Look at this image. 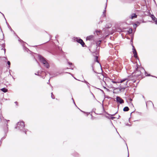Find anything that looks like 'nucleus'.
<instances>
[{"mask_svg":"<svg viewBox=\"0 0 157 157\" xmlns=\"http://www.w3.org/2000/svg\"><path fill=\"white\" fill-rule=\"evenodd\" d=\"M35 75H39L37 74H36V73H35Z\"/></svg>","mask_w":157,"mask_h":157,"instance_id":"obj_32","label":"nucleus"},{"mask_svg":"<svg viewBox=\"0 0 157 157\" xmlns=\"http://www.w3.org/2000/svg\"><path fill=\"white\" fill-rule=\"evenodd\" d=\"M101 31H96L94 33V34H95V33H96L97 35H98L100 33Z\"/></svg>","mask_w":157,"mask_h":157,"instance_id":"obj_15","label":"nucleus"},{"mask_svg":"<svg viewBox=\"0 0 157 157\" xmlns=\"http://www.w3.org/2000/svg\"><path fill=\"white\" fill-rule=\"evenodd\" d=\"M125 87H121L120 88V90L121 91H123L124 90Z\"/></svg>","mask_w":157,"mask_h":157,"instance_id":"obj_16","label":"nucleus"},{"mask_svg":"<svg viewBox=\"0 0 157 157\" xmlns=\"http://www.w3.org/2000/svg\"><path fill=\"white\" fill-rule=\"evenodd\" d=\"M125 81H126V84H127L128 81V78H124L121 80L120 81V82L122 83L123 82Z\"/></svg>","mask_w":157,"mask_h":157,"instance_id":"obj_9","label":"nucleus"},{"mask_svg":"<svg viewBox=\"0 0 157 157\" xmlns=\"http://www.w3.org/2000/svg\"><path fill=\"white\" fill-rule=\"evenodd\" d=\"M72 99L73 100V101H74V100H73V98H72ZM73 102H74V104H75V102L74 101H73Z\"/></svg>","mask_w":157,"mask_h":157,"instance_id":"obj_34","label":"nucleus"},{"mask_svg":"<svg viewBox=\"0 0 157 157\" xmlns=\"http://www.w3.org/2000/svg\"><path fill=\"white\" fill-rule=\"evenodd\" d=\"M138 67H137L136 70L134 73H132V75L136 77H138L140 76L141 74V71H145L144 70L143 68H141L140 70L138 69Z\"/></svg>","mask_w":157,"mask_h":157,"instance_id":"obj_3","label":"nucleus"},{"mask_svg":"<svg viewBox=\"0 0 157 157\" xmlns=\"http://www.w3.org/2000/svg\"><path fill=\"white\" fill-rule=\"evenodd\" d=\"M114 115H115V114H113V115H112V116H114Z\"/></svg>","mask_w":157,"mask_h":157,"instance_id":"obj_39","label":"nucleus"},{"mask_svg":"<svg viewBox=\"0 0 157 157\" xmlns=\"http://www.w3.org/2000/svg\"><path fill=\"white\" fill-rule=\"evenodd\" d=\"M116 100L120 104H122L124 103V101L120 97L117 96L116 98Z\"/></svg>","mask_w":157,"mask_h":157,"instance_id":"obj_5","label":"nucleus"},{"mask_svg":"<svg viewBox=\"0 0 157 157\" xmlns=\"http://www.w3.org/2000/svg\"><path fill=\"white\" fill-rule=\"evenodd\" d=\"M115 117H111V118L112 119H113Z\"/></svg>","mask_w":157,"mask_h":157,"instance_id":"obj_31","label":"nucleus"},{"mask_svg":"<svg viewBox=\"0 0 157 157\" xmlns=\"http://www.w3.org/2000/svg\"><path fill=\"white\" fill-rule=\"evenodd\" d=\"M5 120V121H7V120Z\"/></svg>","mask_w":157,"mask_h":157,"instance_id":"obj_38","label":"nucleus"},{"mask_svg":"<svg viewBox=\"0 0 157 157\" xmlns=\"http://www.w3.org/2000/svg\"><path fill=\"white\" fill-rule=\"evenodd\" d=\"M15 103L17 105V101L15 102Z\"/></svg>","mask_w":157,"mask_h":157,"instance_id":"obj_30","label":"nucleus"},{"mask_svg":"<svg viewBox=\"0 0 157 157\" xmlns=\"http://www.w3.org/2000/svg\"><path fill=\"white\" fill-rule=\"evenodd\" d=\"M7 64L8 65V67L9 68L10 67V63L9 61H7Z\"/></svg>","mask_w":157,"mask_h":157,"instance_id":"obj_22","label":"nucleus"},{"mask_svg":"<svg viewBox=\"0 0 157 157\" xmlns=\"http://www.w3.org/2000/svg\"><path fill=\"white\" fill-rule=\"evenodd\" d=\"M154 21H155V24H157V19Z\"/></svg>","mask_w":157,"mask_h":157,"instance_id":"obj_28","label":"nucleus"},{"mask_svg":"<svg viewBox=\"0 0 157 157\" xmlns=\"http://www.w3.org/2000/svg\"><path fill=\"white\" fill-rule=\"evenodd\" d=\"M139 24L138 25H137V24H135L134 25H133V26H134V27L135 28V29L138 26V25H139Z\"/></svg>","mask_w":157,"mask_h":157,"instance_id":"obj_18","label":"nucleus"},{"mask_svg":"<svg viewBox=\"0 0 157 157\" xmlns=\"http://www.w3.org/2000/svg\"><path fill=\"white\" fill-rule=\"evenodd\" d=\"M107 0H106V2L105 4V10L103 12V14L102 16H103V17H105L106 16V8L107 6Z\"/></svg>","mask_w":157,"mask_h":157,"instance_id":"obj_6","label":"nucleus"},{"mask_svg":"<svg viewBox=\"0 0 157 157\" xmlns=\"http://www.w3.org/2000/svg\"><path fill=\"white\" fill-rule=\"evenodd\" d=\"M111 81H112V82L113 83H117V82L113 81V79H111Z\"/></svg>","mask_w":157,"mask_h":157,"instance_id":"obj_25","label":"nucleus"},{"mask_svg":"<svg viewBox=\"0 0 157 157\" xmlns=\"http://www.w3.org/2000/svg\"><path fill=\"white\" fill-rule=\"evenodd\" d=\"M3 117H1L0 116L1 120L2 121H3Z\"/></svg>","mask_w":157,"mask_h":157,"instance_id":"obj_24","label":"nucleus"},{"mask_svg":"<svg viewBox=\"0 0 157 157\" xmlns=\"http://www.w3.org/2000/svg\"><path fill=\"white\" fill-rule=\"evenodd\" d=\"M43 78H44V77H42Z\"/></svg>","mask_w":157,"mask_h":157,"instance_id":"obj_40","label":"nucleus"},{"mask_svg":"<svg viewBox=\"0 0 157 157\" xmlns=\"http://www.w3.org/2000/svg\"><path fill=\"white\" fill-rule=\"evenodd\" d=\"M24 127L25 124L24 122L20 121L18 122L17 124V126L16 127V128H18L21 131H22L23 132H24L25 134H26L27 131L25 130V128H24Z\"/></svg>","mask_w":157,"mask_h":157,"instance_id":"obj_1","label":"nucleus"},{"mask_svg":"<svg viewBox=\"0 0 157 157\" xmlns=\"http://www.w3.org/2000/svg\"><path fill=\"white\" fill-rule=\"evenodd\" d=\"M81 110L82 112H83V113H85V112H84V111H82V110Z\"/></svg>","mask_w":157,"mask_h":157,"instance_id":"obj_36","label":"nucleus"},{"mask_svg":"<svg viewBox=\"0 0 157 157\" xmlns=\"http://www.w3.org/2000/svg\"><path fill=\"white\" fill-rule=\"evenodd\" d=\"M51 97L53 99H54L55 98V97H54V95L53 94V93H51Z\"/></svg>","mask_w":157,"mask_h":157,"instance_id":"obj_20","label":"nucleus"},{"mask_svg":"<svg viewBox=\"0 0 157 157\" xmlns=\"http://www.w3.org/2000/svg\"><path fill=\"white\" fill-rule=\"evenodd\" d=\"M98 75V76L99 77V78L100 79H103L104 78V76L103 75L101 74V73H99Z\"/></svg>","mask_w":157,"mask_h":157,"instance_id":"obj_8","label":"nucleus"},{"mask_svg":"<svg viewBox=\"0 0 157 157\" xmlns=\"http://www.w3.org/2000/svg\"><path fill=\"white\" fill-rule=\"evenodd\" d=\"M151 18L152 20L154 21H155V20L157 19V18H155L154 16L153 15H151Z\"/></svg>","mask_w":157,"mask_h":157,"instance_id":"obj_11","label":"nucleus"},{"mask_svg":"<svg viewBox=\"0 0 157 157\" xmlns=\"http://www.w3.org/2000/svg\"><path fill=\"white\" fill-rule=\"evenodd\" d=\"M137 17V15L135 13H132L131 15V18L133 19L134 18H136Z\"/></svg>","mask_w":157,"mask_h":157,"instance_id":"obj_10","label":"nucleus"},{"mask_svg":"<svg viewBox=\"0 0 157 157\" xmlns=\"http://www.w3.org/2000/svg\"><path fill=\"white\" fill-rule=\"evenodd\" d=\"M1 90L4 92H6L7 91V90L5 88L1 89Z\"/></svg>","mask_w":157,"mask_h":157,"instance_id":"obj_13","label":"nucleus"},{"mask_svg":"<svg viewBox=\"0 0 157 157\" xmlns=\"http://www.w3.org/2000/svg\"><path fill=\"white\" fill-rule=\"evenodd\" d=\"M133 54H134V56L135 58H137V53L136 52L133 53Z\"/></svg>","mask_w":157,"mask_h":157,"instance_id":"obj_14","label":"nucleus"},{"mask_svg":"<svg viewBox=\"0 0 157 157\" xmlns=\"http://www.w3.org/2000/svg\"><path fill=\"white\" fill-rule=\"evenodd\" d=\"M82 82H85L86 84L88 85V84H89V83H88L87 81H86L85 80H84V81H82Z\"/></svg>","mask_w":157,"mask_h":157,"instance_id":"obj_23","label":"nucleus"},{"mask_svg":"<svg viewBox=\"0 0 157 157\" xmlns=\"http://www.w3.org/2000/svg\"><path fill=\"white\" fill-rule=\"evenodd\" d=\"M94 39V36L93 35H90L87 37L86 40H92Z\"/></svg>","mask_w":157,"mask_h":157,"instance_id":"obj_7","label":"nucleus"},{"mask_svg":"<svg viewBox=\"0 0 157 157\" xmlns=\"http://www.w3.org/2000/svg\"><path fill=\"white\" fill-rule=\"evenodd\" d=\"M98 57L97 56H96L95 57V60L96 62H97L98 63Z\"/></svg>","mask_w":157,"mask_h":157,"instance_id":"obj_19","label":"nucleus"},{"mask_svg":"<svg viewBox=\"0 0 157 157\" xmlns=\"http://www.w3.org/2000/svg\"><path fill=\"white\" fill-rule=\"evenodd\" d=\"M75 40L78 43H79L80 44H81L82 46L83 47L84 46V45L85 44V43L81 39L77 37H76Z\"/></svg>","mask_w":157,"mask_h":157,"instance_id":"obj_4","label":"nucleus"},{"mask_svg":"<svg viewBox=\"0 0 157 157\" xmlns=\"http://www.w3.org/2000/svg\"><path fill=\"white\" fill-rule=\"evenodd\" d=\"M132 47H133V48H132L133 52L134 53V52H136V50L135 49L134 47V46H132Z\"/></svg>","mask_w":157,"mask_h":157,"instance_id":"obj_17","label":"nucleus"},{"mask_svg":"<svg viewBox=\"0 0 157 157\" xmlns=\"http://www.w3.org/2000/svg\"><path fill=\"white\" fill-rule=\"evenodd\" d=\"M129 109V108L128 107H125L124 109H123V111H128Z\"/></svg>","mask_w":157,"mask_h":157,"instance_id":"obj_12","label":"nucleus"},{"mask_svg":"<svg viewBox=\"0 0 157 157\" xmlns=\"http://www.w3.org/2000/svg\"><path fill=\"white\" fill-rule=\"evenodd\" d=\"M39 58L41 62L44 65V66L47 68H49V65L48 63L47 62L45 59L41 56H39Z\"/></svg>","mask_w":157,"mask_h":157,"instance_id":"obj_2","label":"nucleus"},{"mask_svg":"<svg viewBox=\"0 0 157 157\" xmlns=\"http://www.w3.org/2000/svg\"><path fill=\"white\" fill-rule=\"evenodd\" d=\"M128 32L129 33H132V29H130L128 31Z\"/></svg>","mask_w":157,"mask_h":157,"instance_id":"obj_21","label":"nucleus"},{"mask_svg":"<svg viewBox=\"0 0 157 157\" xmlns=\"http://www.w3.org/2000/svg\"><path fill=\"white\" fill-rule=\"evenodd\" d=\"M68 64L69 65H72V63H70V62H68Z\"/></svg>","mask_w":157,"mask_h":157,"instance_id":"obj_29","label":"nucleus"},{"mask_svg":"<svg viewBox=\"0 0 157 157\" xmlns=\"http://www.w3.org/2000/svg\"><path fill=\"white\" fill-rule=\"evenodd\" d=\"M4 50L5 52L6 49H4Z\"/></svg>","mask_w":157,"mask_h":157,"instance_id":"obj_37","label":"nucleus"},{"mask_svg":"<svg viewBox=\"0 0 157 157\" xmlns=\"http://www.w3.org/2000/svg\"><path fill=\"white\" fill-rule=\"evenodd\" d=\"M101 42V40H99L97 43V44H100Z\"/></svg>","mask_w":157,"mask_h":157,"instance_id":"obj_27","label":"nucleus"},{"mask_svg":"<svg viewBox=\"0 0 157 157\" xmlns=\"http://www.w3.org/2000/svg\"><path fill=\"white\" fill-rule=\"evenodd\" d=\"M130 100L131 101H132V99L130 98Z\"/></svg>","mask_w":157,"mask_h":157,"instance_id":"obj_35","label":"nucleus"},{"mask_svg":"<svg viewBox=\"0 0 157 157\" xmlns=\"http://www.w3.org/2000/svg\"><path fill=\"white\" fill-rule=\"evenodd\" d=\"M103 87H104V88L105 89H106L107 91H109V89H107V88H106V87H105V86H104Z\"/></svg>","mask_w":157,"mask_h":157,"instance_id":"obj_26","label":"nucleus"},{"mask_svg":"<svg viewBox=\"0 0 157 157\" xmlns=\"http://www.w3.org/2000/svg\"><path fill=\"white\" fill-rule=\"evenodd\" d=\"M49 80H48V82H47V83H48V84L49 82Z\"/></svg>","mask_w":157,"mask_h":157,"instance_id":"obj_33","label":"nucleus"}]
</instances>
